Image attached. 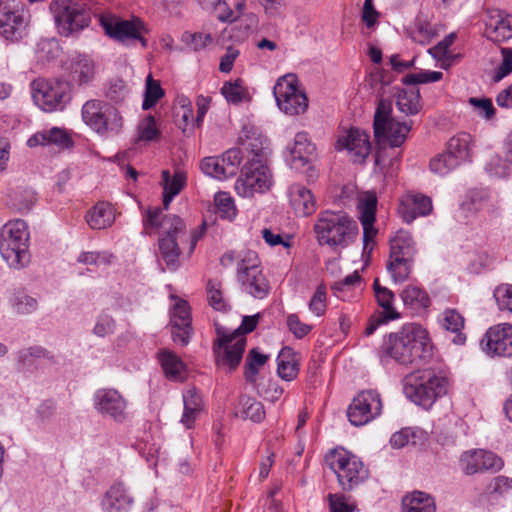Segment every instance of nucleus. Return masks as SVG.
<instances>
[{
    "instance_id": "29",
    "label": "nucleus",
    "mask_w": 512,
    "mask_h": 512,
    "mask_svg": "<svg viewBox=\"0 0 512 512\" xmlns=\"http://www.w3.org/2000/svg\"><path fill=\"white\" fill-rule=\"evenodd\" d=\"M157 357L166 378L174 382H183L186 379L187 368L178 355L168 349H161Z\"/></svg>"
},
{
    "instance_id": "49",
    "label": "nucleus",
    "mask_w": 512,
    "mask_h": 512,
    "mask_svg": "<svg viewBox=\"0 0 512 512\" xmlns=\"http://www.w3.org/2000/svg\"><path fill=\"white\" fill-rule=\"evenodd\" d=\"M165 92L161 87L160 81L153 79L152 74H148L145 83L144 100L142 103L143 110L152 108L162 97Z\"/></svg>"
},
{
    "instance_id": "50",
    "label": "nucleus",
    "mask_w": 512,
    "mask_h": 512,
    "mask_svg": "<svg viewBox=\"0 0 512 512\" xmlns=\"http://www.w3.org/2000/svg\"><path fill=\"white\" fill-rule=\"evenodd\" d=\"M512 490V478L499 475L492 478L484 489V494L496 498L505 496Z\"/></svg>"
},
{
    "instance_id": "7",
    "label": "nucleus",
    "mask_w": 512,
    "mask_h": 512,
    "mask_svg": "<svg viewBox=\"0 0 512 512\" xmlns=\"http://www.w3.org/2000/svg\"><path fill=\"white\" fill-rule=\"evenodd\" d=\"M58 32L69 37L89 26L91 22L89 10L74 0H54L50 4Z\"/></svg>"
},
{
    "instance_id": "36",
    "label": "nucleus",
    "mask_w": 512,
    "mask_h": 512,
    "mask_svg": "<svg viewBox=\"0 0 512 512\" xmlns=\"http://www.w3.org/2000/svg\"><path fill=\"white\" fill-rule=\"evenodd\" d=\"M41 358L52 359L51 353L42 346H30L16 352V363L19 371H32L36 361Z\"/></svg>"
},
{
    "instance_id": "52",
    "label": "nucleus",
    "mask_w": 512,
    "mask_h": 512,
    "mask_svg": "<svg viewBox=\"0 0 512 512\" xmlns=\"http://www.w3.org/2000/svg\"><path fill=\"white\" fill-rule=\"evenodd\" d=\"M207 296L209 304L217 311H227L230 306L223 297L221 283L215 280H209L207 283Z\"/></svg>"
},
{
    "instance_id": "12",
    "label": "nucleus",
    "mask_w": 512,
    "mask_h": 512,
    "mask_svg": "<svg viewBox=\"0 0 512 512\" xmlns=\"http://www.w3.org/2000/svg\"><path fill=\"white\" fill-rule=\"evenodd\" d=\"M272 176L266 164L261 160L248 161L235 183L237 193L242 197H252L255 193H264L270 189Z\"/></svg>"
},
{
    "instance_id": "9",
    "label": "nucleus",
    "mask_w": 512,
    "mask_h": 512,
    "mask_svg": "<svg viewBox=\"0 0 512 512\" xmlns=\"http://www.w3.org/2000/svg\"><path fill=\"white\" fill-rule=\"evenodd\" d=\"M34 103L43 111L62 110L70 100L69 85L61 80L36 79L30 84Z\"/></svg>"
},
{
    "instance_id": "42",
    "label": "nucleus",
    "mask_w": 512,
    "mask_h": 512,
    "mask_svg": "<svg viewBox=\"0 0 512 512\" xmlns=\"http://www.w3.org/2000/svg\"><path fill=\"white\" fill-rule=\"evenodd\" d=\"M277 373L285 381H292L297 377L299 366L291 348L285 347L279 353Z\"/></svg>"
},
{
    "instance_id": "5",
    "label": "nucleus",
    "mask_w": 512,
    "mask_h": 512,
    "mask_svg": "<svg viewBox=\"0 0 512 512\" xmlns=\"http://www.w3.org/2000/svg\"><path fill=\"white\" fill-rule=\"evenodd\" d=\"M326 461L344 492L353 491L369 477V470L362 460L344 448L331 450L326 455Z\"/></svg>"
},
{
    "instance_id": "34",
    "label": "nucleus",
    "mask_w": 512,
    "mask_h": 512,
    "mask_svg": "<svg viewBox=\"0 0 512 512\" xmlns=\"http://www.w3.org/2000/svg\"><path fill=\"white\" fill-rule=\"evenodd\" d=\"M27 144L29 147L54 144L61 148H69L72 147L73 141L66 130H42L30 137Z\"/></svg>"
},
{
    "instance_id": "26",
    "label": "nucleus",
    "mask_w": 512,
    "mask_h": 512,
    "mask_svg": "<svg viewBox=\"0 0 512 512\" xmlns=\"http://www.w3.org/2000/svg\"><path fill=\"white\" fill-rule=\"evenodd\" d=\"M432 200L423 194H406L400 201L398 213L406 223H412L417 217H424L432 212Z\"/></svg>"
},
{
    "instance_id": "6",
    "label": "nucleus",
    "mask_w": 512,
    "mask_h": 512,
    "mask_svg": "<svg viewBox=\"0 0 512 512\" xmlns=\"http://www.w3.org/2000/svg\"><path fill=\"white\" fill-rule=\"evenodd\" d=\"M417 253L411 234L399 230L390 240V255L387 270L394 283H402L412 272Z\"/></svg>"
},
{
    "instance_id": "10",
    "label": "nucleus",
    "mask_w": 512,
    "mask_h": 512,
    "mask_svg": "<svg viewBox=\"0 0 512 512\" xmlns=\"http://www.w3.org/2000/svg\"><path fill=\"white\" fill-rule=\"evenodd\" d=\"M206 230V223H202L199 230H194L190 235L185 232L167 231L158 239V247L161 259L165 262L169 271H176L180 267L181 249L178 240L183 242L187 238L189 247L188 257L194 252L197 242L201 239Z\"/></svg>"
},
{
    "instance_id": "40",
    "label": "nucleus",
    "mask_w": 512,
    "mask_h": 512,
    "mask_svg": "<svg viewBox=\"0 0 512 512\" xmlns=\"http://www.w3.org/2000/svg\"><path fill=\"white\" fill-rule=\"evenodd\" d=\"M397 108L405 115H415L421 109L420 91L416 87L399 90L396 100Z\"/></svg>"
},
{
    "instance_id": "63",
    "label": "nucleus",
    "mask_w": 512,
    "mask_h": 512,
    "mask_svg": "<svg viewBox=\"0 0 512 512\" xmlns=\"http://www.w3.org/2000/svg\"><path fill=\"white\" fill-rule=\"evenodd\" d=\"M221 93L228 102L237 104L243 101L246 89L238 81L226 82L221 88Z\"/></svg>"
},
{
    "instance_id": "37",
    "label": "nucleus",
    "mask_w": 512,
    "mask_h": 512,
    "mask_svg": "<svg viewBox=\"0 0 512 512\" xmlns=\"http://www.w3.org/2000/svg\"><path fill=\"white\" fill-rule=\"evenodd\" d=\"M374 297L377 304L383 309L381 314L385 315L386 319H398L400 314L394 308L395 295L392 290L380 284L379 278L373 281Z\"/></svg>"
},
{
    "instance_id": "32",
    "label": "nucleus",
    "mask_w": 512,
    "mask_h": 512,
    "mask_svg": "<svg viewBox=\"0 0 512 512\" xmlns=\"http://www.w3.org/2000/svg\"><path fill=\"white\" fill-rule=\"evenodd\" d=\"M70 77L79 85L90 82L95 74L94 62L87 55L78 54L69 61Z\"/></svg>"
},
{
    "instance_id": "19",
    "label": "nucleus",
    "mask_w": 512,
    "mask_h": 512,
    "mask_svg": "<svg viewBox=\"0 0 512 512\" xmlns=\"http://www.w3.org/2000/svg\"><path fill=\"white\" fill-rule=\"evenodd\" d=\"M482 350L491 357H512V324L490 327L480 341Z\"/></svg>"
},
{
    "instance_id": "64",
    "label": "nucleus",
    "mask_w": 512,
    "mask_h": 512,
    "mask_svg": "<svg viewBox=\"0 0 512 512\" xmlns=\"http://www.w3.org/2000/svg\"><path fill=\"white\" fill-rule=\"evenodd\" d=\"M494 297L501 311L512 313V285H499L494 291Z\"/></svg>"
},
{
    "instance_id": "33",
    "label": "nucleus",
    "mask_w": 512,
    "mask_h": 512,
    "mask_svg": "<svg viewBox=\"0 0 512 512\" xmlns=\"http://www.w3.org/2000/svg\"><path fill=\"white\" fill-rule=\"evenodd\" d=\"M115 221V214L110 203H96L86 214V222L92 229H105Z\"/></svg>"
},
{
    "instance_id": "61",
    "label": "nucleus",
    "mask_w": 512,
    "mask_h": 512,
    "mask_svg": "<svg viewBox=\"0 0 512 512\" xmlns=\"http://www.w3.org/2000/svg\"><path fill=\"white\" fill-rule=\"evenodd\" d=\"M116 328V321L106 312L100 313L96 318V323L93 328V334L97 337H106L114 333Z\"/></svg>"
},
{
    "instance_id": "2",
    "label": "nucleus",
    "mask_w": 512,
    "mask_h": 512,
    "mask_svg": "<svg viewBox=\"0 0 512 512\" xmlns=\"http://www.w3.org/2000/svg\"><path fill=\"white\" fill-rule=\"evenodd\" d=\"M313 232L320 246L337 250L345 249L356 241L359 227L347 212L327 209L318 213Z\"/></svg>"
},
{
    "instance_id": "20",
    "label": "nucleus",
    "mask_w": 512,
    "mask_h": 512,
    "mask_svg": "<svg viewBox=\"0 0 512 512\" xmlns=\"http://www.w3.org/2000/svg\"><path fill=\"white\" fill-rule=\"evenodd\" d=\"M460 466L465 475L471 476L488 471L498 472L504 467V462L491 451L472 449L461 454Z\"/></svg>"
},
{
    "instance_id": "22",
    "label": "nucleus",
    "mask_w": 512,
    "mask_h": 512,
    "mask_svg": "<svg viewBox=\"0 0 512 512\" xmlns=\"http://www.w3.org/2000/svg\"><path fill=\"white\" fill-rule=\"evenodd\" d=\"M346 132L345 136L338 138L336 149L347 150L354 163H365L372 148L369 135L365 130H346Z\"/></svg>"
},
{
    "instance_id": "46",
    "label": "nucleus",
    "mask_w": 512,
    "mask_h": 512,
    "mask_svg": "<svg viewBox=\"0 0 512 512\" xmlns=\"http://www.w3.org/2000/svg\"><path fill=\"white\" fill-rule=\"evenodd\" d=\"M459 163L460 160L447 149L430 160L429 168L434 174L444 176L454 170Z\"/></svg>"
},
{
    "instance_id": "8",
    "label": "nucleus",
    "mask_w": 512,
    "mask_h": 512,
    "mask_svg": "<svg viewBox=\"0 0 512 512\" xmlns=\"http://www.w3.org/2000/svg\"><path fill=\"white\" fill-rule=\"evenodd\" d=\"M273 95L278 108L286 115L298 116L308 109V97L299 88L298 78L294 74L280 77L274 85Z\"/></svg>"
},
{
    "instance_id": "57",
    "label": "nucleus",
    "mask_w": 512,
    "mask_h": 512,
    "mask_svg": "<svg viewBox=\"0 0 512 512\" xmlns=\"http://www.w3.org/2000/svg\"><path fill=\"white\" fill-rule=\"evenodd\" d=\"M182 41L193 51L197 52L205 49L209 44H211L213 38L208 33L205 34L202 32H184L182 35Z\"/></svg>"
},
{
    "instance_id": "17",
    "label": "nucleus",
    "mask_w": 512,
    "mask_h": 512,
    "mask_svg": "<svg viewBox=\"0 0 512 512\" xmlns=\"http://www.w3.org/2000/svg\"><path fill=\"white\" fill-rule=\"evenodd\" d=\"M27 14L20 3L5 1L0 7V36L7 41H19L25 34Z\"/></svg>"
},
{
    "instance_id": "35",
    "label": "nucleus",
    "mask_w": 512,
    "mask_h": 512,
    "mask_svg": "<svg viewBox=\"0 0 512 512\" xmlns=\"http://www.w3.org/2000/svg\"><path fill=\"white\" fill-rule=\"evenodd\" d=\"M377 145L376 162H379L382 150L387 148H398L407 139L410 130H373Z\"/></svg>"
},
{
    "instance_id": "3",
    "label": "nucleus",
    "mask_w": 512,
    "mask_h": 512,
    "mask_svg": "<svg viewBox=\"0 0 512 512\" xmlns=\"http://www.w3.org/2000/svg\"><path fill=\"white\" fill-rule=\"evenodd\" d=\"M448 379L432 368L415 370L403 379L405 396L416 405L429 409L447 393Z\"/></svg>"
},
{
    "instance_id": "62",
    "label": "nucleus",
    "mask_w": 512,
    "mask_h": 512,
    "mask_svg": "<svg viewBox=\"0 0 512 512\" xmlns=\"http://www.w3.org/2000/svg\"><path fill=\"white\" fill-rule=\"evenodd\" d=\"M418 431L413 428H403L398 432L392 434L390 438V445L395 449H401L408 444H417Z\"/></svg>"
},
{
    "instance_id": "44",
    "label": "nucleus",
    "mask_w": 512,
    "mask_h": 512,
    "mask_svg": "<svg viewBox=\"0 0 512 512\" xmlns=\"http://www.w3.org/2000/svg\"><path fill=\"white\" fill-rule=\"evenodd\" d=\"M503 163L498 159L497 163H489L486 169L497 177H505L509 174V166L512 165V130L507 134L502 146Z\"/></svg>"
},
{
    "instance_id": "54",
    "label": "nucleus",
    "mask_w": 512,
    "mask_h": 512,
    "mask_svg": "<svg viewBox=\"0 0 512 512\" xmlns=\"http://www.w3.org/2000/svg\"><path fill=\"white\" fill-rule=\"evenodd\" d=\"M361 276L358 271L347 275L344 279L334 282L331 285V290L338 298L345 300V292L353 290L356 286H360Z\"/></svg>"
},
{
    "instance_id": "23",
    "label": "nucleus",
    "mask_w": 512,
    "mask_h": 512,
    "mask_svg": "<svg viewBox=\"0 0 512 512\" xmlns=\"http://www.w3.org/2000/svg\"><path fill=\"white\" fill-rule=\"evenodd\" d=\"M484 36L495 43L512 38V15L498 9H488L484 19Z\"/></svg>"
},
{
    "instance_id": "38",
    "label": "nucleus",
    "mask_w": 512,
    "mask_h": 512,
    "mask_svg": "<svg viewBox=\"0 0 512 512\" xmlns=\"http://www.w3.org/2000/svg\"><path fill=\"white\" fill-rule=\"evenodd\" d=\"M442 327L455 334L452 342L457 345H463L466 341L465 334L462 333L464 328V318L455 309H447L442 314Z\"/></svg>"
},
{
    "instance_id": "48",
    "label": "nucleus",
    "mask_w": 512,
    "mask_h": 512,
    "mask_svg": "<svg viewBox=\"0 0 512 512\" xmlns=\"http://www.w3.org/2000/svg\"><path fill=\"white\" fill-rule=\"evenodd\" d=\"M10 304L16 313L22 315L31 314L38 308L37 299L28 295L23 290H17L14 292L10 299Z\"/></svg>"
},
{
    "instance_id": "58",
    "label": "nucleus",
    "mask_w": 512,
    "mask_h": 512,
    "mask_svg": "<svg viewBox=\"0 0 512 512\" xmlns=\"http://www.w3.org/2000/svg\"><path fill=\"white\" fill-rule=\"evenodd\" d=\"M392 111V102L387 99H381L375 111L373 128H386V125L392 120Z\"/></svg>"
},
{
    "instance_id": "31",
    "label": "nucleus",
    "mask_w": 512,
    "mask_h": 512,
    "mask_svg": "<svg viewBox=\"0 0 512 512\" xmlns=\"http://www.w3.org/2000/svg\"><path fill=\"white\" fill-rule=\"evenodd\" d=\"M238 145L254 156H266L269 151V140L261 130H241Z\"/></svg>"
},
{
    "instance_id": "51",
    "label": "nucleus",
    "mask_w": 512,
    "mask_h": 512,
    "mask_svg": "<svg viewBox=\"0 0 512 512\" xmlns=\"http://www.w3.org/2000/svg\"><path fill=\"white\" fill-rule=\"evenodd\" d=\"M161 177L163 191L175 196L181 192L186 183V177L182 171H176L172 177L168 170H163Z\"/></svg>"
},
{
    "instance_id": "27",
    "label": "nucleus",
    "mask_w": 512,
    "mask_h": 512,
    "mask_svg": "<svg viewBox=\"0 0 512 512\" xmlns=\"http://www.w3.org/2000/svg\"><path fill=\"white\" fill-rule=\"evenodd\" d=\"M133 502V497L125 486L122 483H116L105 493L102 508L104 512H129Z\"/></svg>"
},
{
    "instance_id": "60",
    "label": "nucleus",
    "mask_w": 512,
    "mask_h": 512,
    "mask_svg": "<svg viewBox=\"0 0 512 512\" xmlns=\"http://www.w3.org/2000/svg\"><path fill=\"white\" fill-rule=\"evenodd\" d=\"M308 307L310 312H312L317 317H321L325 314L327 309V294L326 287L323 284L316 288L308 303Z\"/></svg>"
},
{
    "instance_id": "13",
    "label": "nucleus",
    "mask_w": 512,
    "mask_h": 512,
    "mask_svg": "<svg viewBox=\"0 0 512 512\" xmlns=\"http://www.w3.org/2000/svg\"><path fill=\"white\" fill-rule=\"evenodd\" d=\"M247 256L238 262L237 280L244 292L256 299H264L270 290L269 282L257 265L256 255L248 252Z\"/></svg>"
},
{
    "instance_id": "11",
    "label": "nucleus",
    "mask_w": 512,
    "mask_h": 512,
    "mask_svg": "<svg viewBox=\"0 0 512 512\" xmlns=\"http://www.w3.org/2000/svg\"><path fill=\"white\" fill-rule=\"evenodd\" d=\"M217 338L213 342V353L218 366L234 371L240 364L246 346V338H235L225 327L216 325Z\"/></svg>"
},
{
    "instance_id": "14",
    "label": "nucleus",
    "mask_w": 512,
    "mask_h": 512,
    "mask_svg": "<svg viewBox=\"0 0 512 512\" xmlns=\"http://www.w3.org/2000/svg\"><path fill=\"white\" fill-rule=\"evenodd\" d=\"M93 407L104 418L124 423L128 417V400L114 388H100L93 394Z\"/></svg>"
},
{
    "instance_id": "15",
    "label": "nucleus",
    "mask_w": 512,
    "mask_h": 512,
    "mask_svg": "<svg viewBox=\"0 0 512 512\" xmlns=\"http://www.w3.org/2000/svg\"><path fill=\"white\" fill-rule=\"evenodd\" d=\"M99 22L106 35L110 38L122 43L139 40L143 47L147 45L146 40L143 38L146 27L139 18L120 20L111 15L101 14Z\"/></svg>"
},
{
    "instance_id": "53",
    "label": "nucleus",
    "mask_w": 512,
    "mask_h": 512,
    "mask_svg": "<svg viewBox=\"0 0 512 512\" xmlns=\"http://www.w3.org/2000/svg\"><path fill=\"white\" fill-rule=\"evenodd\" d=\"M240 403L242 405V413L245 418L256 423H259L264 419V406L260 401L250 397H242Z\"/></svg>"
},
{
    "instance_id": "43",
    "label": "nucleus",
    "mask_w": 512,
    "mask_h": 512,
    "mask_svg": "<svg viewBox=\"0 0 512 512\" xmlns=\"http://www.w3.org/2000/svg\"><path fill=\"white\" fill-rule=\"evenodd\" d=\"M404 512H436V505L433 497L421 492L415 491L410 497L403 499Z\"/></svg>"
},
{
    "instance_id": "21",
    "label": "nucleus",
    "mask_w": 512,
    "mask_h": 512,
    "mask_svg": "<svg viewBox=\"0 0 512 512\" xmlns=\"http://www.w3.org/2000/svg\"><path fill=\"white\" fill-rule=\"evenodd\" d=\"M172 340L176 344L186 346L193 334L190 306L185 300H178L170 312Z\"/></svg>"
},
{
    "instance_id": "55",
    "label": "nucleus",
    "mask_w": 512,
    "mask_h": 512,
    "mask_svg": "<svg viewBox=\"0 0 512 512\" xmlns=\"http://www.w3.org/2000/svg\"><path fill=\"white\" fill-rule=\"evenodd\" d=\"M220 217L224 219H233L236 216V208L232 197L226 192H218L214 197Z\"/></svg>"
},
{
    "instance_id": "16",
    "label": "nucleus",
    "mask_w": 512,
    "mask_h": 512,
    "mask_svg": "<svg viewBox=\"0 0 512 512\" xmlns=\"http://www.w3.org/2000/svg\"><path fill=\"white\" fill-rule=\"evenodd\" d=\"M382 410V401L378 392L366 390L354 397L347 410L350 423L354 426H362L377 416Z\"/></svg>"
},
{
    "instance_id": "30",
    "label": "nucleus",
    "mask_w": 512,
    "mask_h": 512,
    "mask_svg": "<svg viewBox=\"0 0 512 512\" xmlns=\"http://www.w3.org/2000/svg\"><path fill=\"white\" fill-rule=\"evenodd\" d=\"M183 414L181 423L188 429L192 428L197 417L204 410V401L201 393L195 388H189L183 392Z\"/></svg>"
},
{
    "instance_id": "56",
    "label": "nucleus",
    "mask_w": 512,
    "mask_h": 512,
    "mask_svg": "<svg viewBox=\"0 0 512 512\" xmlns=\"http://www.w3.org/2000/svg\"><path fill=\"white\" fill-rule=\"evenodd\" d=\"M361 209L360 219H375L377 208V196L374 191H366L359 197Z\"/></svg>"
},
{
    "instance_id": "4",
    "label": "nucleus",
    "mask_w": 512,
    "mask_h": 512,
    "mask_svg": "<svg viewBox=\"0 0 512 512\" xmlns=\"http://www.w3.org/2000/svg\"><path fill=\"white\" fill-rule=\"evenodd\" d=\"M29 239L27 224L22 219L9 221L2 227L0 253L10 267L20 269L30 263Z\"/></svg>"
},
{
    "instance_id": "18",
    "label": "nucleus",
    "mask_w": 512,
    "mask_h": 512,
    "mask_svg": "<svg viewBox=\"0 0 512 512\" xmlns=\"http://www.w3.org/2000/svg\"><path fill=\"white\" fill-rule=\"evenodd\" d=\"M82 119L86 125L96 128H120L123 125L118 110L98 100H89L83 105Z\"/></svg>"
},
{
    "instance_id": "47",
    "label": "nucleus",
    "mask_w": 512,
    "mask_h": 512,
    "mask_svg": "<svg viewBox=\"0 0 512 512\" xmlns=\"http://www.w3.org/2000/svg\"><path fill=\"white\" fill-rule=\"evenodd\" d=\"M173 114L175 117V124L181 128V126H188L193 123V110L190 99L184 95L176 98V104L173 108Z\"/></svg>"
},
{
    "instance_id": "59",
    "label": "nucleus",
    "mask_w": 512,
    "mask_h": 512,
    "mask_svg": "<svg viewBox=\"0 0 512 512\" xmlns=\"http://www.w3.org/2000/svg\"><path fill=\"white\" fill-rule=\"evenodd\" d=\"M443 73L439 71H422L419 73H410L402 78L404 85H417L423 83H432L441 80Z\"/></svg>"
},
{
    "instance_id": "39",
    "label": "nucleus",
    "mask_w": 512,
    "mask_h": 512,
    "mask_svg": "<svg viewBox=\"0 0 512 512\" xmlns=\"http://www.w3.org/2000/svg\"><path fill=\"white\" fill-rule=\"evenodd\" d=\"M475 146L473 136L467 131H460L447 143L448 150L459 160L468 159Z\"/></svg>"
},
{
    "instance_id": "25",
    "label": "nucleus",
    "mask_w": 512,
    "mask_h": 512,
    "mask_svg": "<svg viewBox=\"0 0 512 512\" xmlns=\"http://www.w3.org/2000/svg\"><path fill=\"white\" fill-rule=\"evenodd\" d=\"M315 151V145L311 142L307 132H298L292 144L287 146L286 162L291 168L303 169L310 162V157Z\"/></svg>"
},
{
    "instance_id": "28",
    "label": "nucleus",
    "mask_w": 512,
    "mask_h": 512,
    "mask_svg": "<svg viewBox=\"0 0 512 512\" xmlns=\"http://www.w3.org/2000/svg\"><path fill=\"white\" fill-rule=\"evenodd\" d=\"M289 200L297 216L307 217L316 211V201L312 192L301 184L289 187Z\"/></svg>"
},
{
    "instance_id": "24",
    "label": "nucleus",
    "mask_w": 512,
    "mask_h": 512,
    "mask_svg": "<svg viewBox=\"0 0 512 512\" xmlns=\"http://www.w3.org/2000/svg\"><path fill=\"white\" fill-rule=\"evenodd\" d=\"M143 228L145 234H150V230L163 229V232L176 231L185 232V223L177 215H164L161 207H150L143 214Z\"/></svg>"
},
{
    "instance_id": "45",
    "label": "nucleus",
    "mask_w": 512,
    "mask_h": 512,
    "mask_svg": "<svg viewBox=\"0 0 512 512\" xmlns=\"http://www.w3.org/2000/svg\"><path fill=\"white\" fill-rule=\"evenodd\" d=\"M269 359V355L263 354L258 348L251 349L245 360L244 376L247 382L256 383L260 367L264 366Z\"/></svg>"
},
{
    "instance_id": "41",
    "label": "nucleus",
    "mask_w": 512,
    "mask_h": 512,
    "mask_svg": "<svg viewBox=\"0 0 512 512\" xmlns=\"http://www.w3.org/2000/svg\"><path fill=\"white\" fill-rule=\"evenodd\" d=\"M400 297L405 306L414 310L428 308L431 304L428 293L423 288L415 285L406 286Z\"/></svg>"
},
{
    "instance_id": "1",
    "label": "nucleus",
    "mask_w": 512,
    "mask_h": 512,
    "mask_svg": "<svg viewBox=\"0 0 512 512\" xmlns=\"http://www.w3.org/2000/svg\"><path fill=\"white\" fill-rule=\"evenodd\" d=\"M432 355L433 344L429 333L415 323L405 324L400 330L386 335L379 348L382 364L393 360L405 367L415 366L427 362Z\"/></svg>"
}]
</instances>
